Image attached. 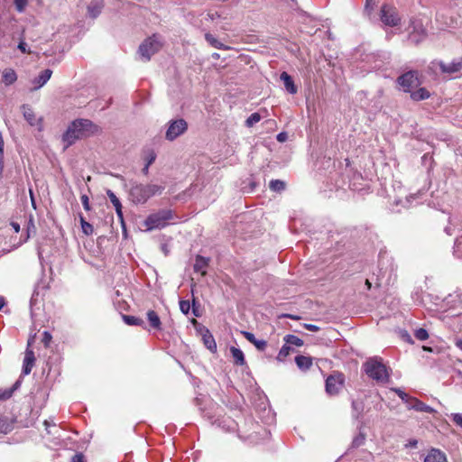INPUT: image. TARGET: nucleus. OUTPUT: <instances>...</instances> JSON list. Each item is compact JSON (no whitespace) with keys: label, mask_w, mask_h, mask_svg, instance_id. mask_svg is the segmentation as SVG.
Returning <instances> with one entry per match:
<instances>
[{"label":"nucleus","mask_w":462,"mask_h":462,"mask_svg":"<svg viewBox=\"0 0 462 462\" xmlns=\"http://www.w3.org/2000/svg\"><path fill=\"white\" fill-rule=\"evenodd\" d=\"M97 131V126L88 119H76L69 124L62 135L64 149L76 143L77 140L88 137Z\"/></svg>","instance_id":"obj_1"},{"label":"nucleus","mask_w":462,"mask_h":462,"mask_svg":"<svg viewBox=\"0 0 462 462\" xmlns=\"http://www.w3.org/2000/svg\"><path fill=\"white\" fill-rule=\"evenodd\" d=\"M164 186L157 184L134 183L129 190L131 200L135 204L145 203L151 197L161 194Z\"/></svg>","instance_id":"obj_2"},{"label":"nucleus","mask_w":462,"mask_h":462,"mask_svg":"<svg viewBox=\"0 0 462 462\" xmlns=\"http://www.w3.org/2000/svg\"><path fill=\"white\" fill-rule=\"evenodd\" d=\"M363 366L365 374L377 382L384 383L389 379L387 368L380 357L369 358Z\"/></svg>","instance_id":"obj_3"},{"label":"nucleus","mask_w":462,"mask_h":462,"mask_svg":"<svg viewBox=\"0 0 462 462\" xmlns=\"http://www.w3.org/2000/svg\"><path fill=\"white\" fill-rule=\"evenodd\" d=\"M162 47V40L161 35L152 34L140 44L138 54L143 61L147 62L151 60L152 56L160 51Z\"/></svg>","instance_id":"obj_4"},{"label":"nucleus","mask_w":462,"mask_h":462,"mask_svg":"<svg viewBox=\"0 0 462 462\" xmlns=\"http://www.w3.org/2000/svg\"><path fill=\"white\" fill-rule=\"evenodd\" d=\"M172 213L169 209H162L156 213L151 214L144 221V226L147 230L164 227L167 221L171 219Z\"/></svg>","instance_id":"obj_5"},{"label":"nucleus","mask_w":462,"mask_h":462,"mask_svg":"<svg viewBox=\"0 0 462 462\" xmlns=\"http://www.w3.org/2000/svg\"><path fill=\"white\" fill-rule=\"evenodd\" d=\"M398 84L402 88L404 92L411 93L413 88L422 84L417 70H409L397 78Z\"/></svg>","instance_id":"obj_6"},{"label":"nucleus","mask_w":462,"mask_h":462,"mask_svg":"<svg viewBox=\"0 0 462 462\" xmlns=\"http://www.w3.org/2000/svg\"><path fill=\"white\" fill-rule=\"evenodd\" d=\"M188 130V123L182 119L171 120L165 134L168 141H173Z\"/></svg>","instance_id":"obj_7"},{"label":"nucleus","mask_w":462,"mask_h":462,"mask_svg":"<svg viewBox=\"0 0 462 462\" xmlns=\"http://www.w3.org/2000/svg\"><path fill=\"white\" fill-rule=\"evenodd\" d=\"M438 66L443 74L452 75L462 70V58L455 59L450 63L442 60H434L430 63V69Z\"/></svg>","instance_id":"obj_8"},{"label":"nucleus","mask_w":462,"mask_h":462,"mask_svg":"<svg viewBox=\"0 0 462 462\" xmlns=\"http://www.w3.org/2000/svg\"><path fill=\"white\" fill-rule=\"evenodd\" d=\"M381 20L389 26H397L400 23V17L394 7L383 5L381 9Z\"/></svg>","instance_id":"obj_9"},{"label":"nucleus","mask_w":462,"mask_h":462,"mask_svg":"<svg viewBox=\"0 0 462 462\" xmlns=\"http://www.w3.org/2000/svg\"><path fill=\"white\" fill-rule=\"evenodd\" d=\"M343 379L340 375H329L326 380V392L329 395H336L343 386Z\"/></svg>","instance_id":"obj_10"},{"label":"nucleus","mask_w":462,"mask_h":462,"mask_svg":"<svg viewBox=\"0 0 462 462\" xmlns=\"http://www.w3.org/2000/svg\"><path fill=\"white\" fill-rule=\"evenodd\" d=\"M203 344L211 352H217V343L211 332L205 327L199 329Z\"/></svg>","instance_id":"obj_11"},{"label":"nucleus","mask_w":462,"mask_h":462,"mask_svg":"<svg viewBox=\"0 0 462 462\" xmlns=\"http://www.w3.org/2000/svg\"><path fill=\"white\" fill-rule=\"evenodd\" d=\"M407 408L409 410L412 409L417 411H423V412H427V413H432L435 411L433 408L425 404L424 402H422L416 397H411V401L407 404Z\"/></svg>","instance_id":"obj_12"},{"label":"nucleus","mask_w":462,"mask_h":462,"mask_svg":"<svg viewBox=\"0 0 462 462\" xmlns=\"http://www.w3.org/2000/svg\"><path fill=\"white\" fill-rule=\"evenodd\" d=\"M52 75V70L50 69H46L44 70H42L40 75L36 78H34L32 79V84H33V90H37L39 88H41L42 87H43L47 82L48 80L51 79Z\"/></svg>","instance_id":"obj_13"},{"label":"nucleus","mask_w":462,"mask_h":462,"mask_svg":"<svg viewBox=\"0 0 462 462\" xmlns=\"http://www.w3.org/2000/svg\"><path fill=\"white\" fill-rule=\"evenodd\" d=\"M106 195L109 198L111 203L113 204L114 208L116 209V215H117L119 220L121 221L123 226H125L123 211H122L123 207H122V204H121L119 199L116 196V194L111 189L106 190Z\"/></svg>","instance_id":"obj_14"},{"label":"nucleus","mask_w":462,"mask_h":462,"mask_svg":"<svg viewBox=\"0 0 462 462\" xmlns=\"http://www.w3.org/2000/svg\"><path fill=\"white\" fill-rule=\"evenodd\" d=\"M35 363V356L32 350L27 348L23 365V374L27 375L31 373Z\"/></svg>","instance_id":"obj_15"},{"label":"nucleus","mask_w":462,"mask_h":462,"mask_svg":"<svg viewBox=\"0 0 462 462\" xmlns=\"http://www.w3.org/2000/svg\"><path fill=\"white\" fill-rule=\"evenodd\" d=\"M15 418L0 417V433L8 434L14 429Z\"/></svg>","instance_id":"obj_16"},{"label":"nucleus","mask_w":462,"mask_h":462,"mask_svg":"<svg viewBox=\"0 0 462 462\" xmlns=\"http://www.w3.org/2000/svg\"><path fill=\"white\" fill-rule=\"evenodd\" d=\"M424 462H448L446 455L439 449L432 448L424 458Z\"/></svg>","instance_id":"obj_17"},{"label":"nucleus","mask_w":462,"mask_h":462,"mask_svg":"<svg viewBox=\"0 0 462 462\" xmlns=\"http://www.w3.org/2000/svg\"><path fill=\"white\" fill-rule=\"evenodd\" d=\"M352 417L355 420H360L362 418L364 410H365V403L361 399L353 400L352 403Z\"/></svg>","instance_id":"obj_18"},{"label":"nucleus","mask_w":462,"mask_h":462,"mask_svg":"<svg viewBox=\"0 0 462 462\" xmlns=\"http://www.w3.org/2000/svg\"><path fill=\"white\" fill-rule=\"evenodd\" d=\"M208 262H209V260L208 258H205L201 255H197V257L195 259V263L193 266L194 271L196 273H200L201 275H206V273H207L206 268L208 265Z\"/></svg>","instance_id":"obj_19"},{"label":"nucleus","mask_w":462,"mask_h":462,"mask_svg":"<svg viewBox=\"0 0 462 462\" xmlns=\"http://www.w3.org/2000/svg\"><path fill=\"white\" fill-rule=\"evenodd\" d=\"M280 79L283 82L286 90L290 94H296L297 93V88L294 85L293 79H292V78L287 72H285V71L282 72L281 74V76H280Z\"/></svg>","instance_id":"obj_20"},{"label":"nucleus","mask_w":462,"mask_h":462,"mask_svg":"<svg viewBox=\"0 0 462 462\" xmlns=\"http://www.w3.org/2000/svg\"><path fill=\"white\" fill-rule=\"evenodd\" d=\"M212 423L213 424L217 423L218 427H222L226 431H235L236 429V421L229 417L226 418V419L224 418L222 420H220V419L215 420Z\"/></svg>","instance_id":"obj_21"},{"label":"nucleus","mask_w":462,"mask_h":462,"mask_svg":"<svg viewBox=\"0 0 462 462\" xmlns=\"http://www.w3.org/2000/svg\"><path fill=\"white\" fill-rule=\"evenodd\" d=\"M297 366L303 371L309 370L312 365V358L310 356H297L295 357Z\"/></svg>","instance_id":"obj_22"},{"label":"nucleus","mask_w":462,"mask_h":462,"mask_svg":"<svg viewBox=\"0 0 462 462\" xmlns=\"http://www.w3.org/2000/svg\"><path fill=\"white\" fill-rule=\"evenodd\" d=\"M410 94H411V98L413 101L425 100L430 97V91L425 88H419L415 91L412 90Z\"/></svg>","instance_id":"obj_23"},{"label":"nucleus","mask_w":462,"mask_h":462,"mask_svg":"<svg viewBox=\"0 0 462 462\" xmlns=\"http://www.w3.org/2000/svg\"><path fill=\"white\" fill-rule=\"evenodd\" d=\"M22 110H23V117L24 119L31 125H36L37 124V119H36V116L34 115V112L32 110V108L28 106V105H23L22 106Z\"/></svg>","instance_id":"obj_24"},{"label":"nucleus","mask_w":462,"mask_h":462,"mask_svg":"<svg viewBox=\"0 0 462 462\" xmlns=\"http://www.w3.org/2000/svg\"><path fill=\"white\" fill-rule=\"evenodd\" d=\"M147 319L150 323V326L152 328L157 329V330L162 329V322H161L160 317L154 310H148Z\"/></svg>","instance_id":"obj_25"},{"label":"nucleus","mask_w":462,"mask_h":462,"mask_svg":"<svg viewBox=\"0 0 462 462\" xmlns=\"http://www.w3.org/2000/svg\"><path fill=\"white\" fill-rule=\"evenodd\" d=\"M230 352L234 358L235 365H245V355L241 349L235 347V346H231Z\"/></svg>","instance_id":"obj_26"},{"label":"nucleus","mask_w":462,"mask_h":462,"mask_svg":"<svg viewBox=\"0 0 462 462\" xmlns=\"http://www.w3.org/2000/svg\"><path fill=\"white\" fill-rule=\"evenodd\" d=\"M102 7L103 5L101 2H91L90 5L88 6V15L92 18H97L101 13Z\"/></svg>","instance_id":"obj_27"},{"label":"nucleus","mask_w":462,"mask_h":462,"mask_svg":"<svg viewBox=\"0 0 462 462\" xmlns=\"http://www.w3.org/2000/svg\"><path fill=\"white\" fill-rule=\"evenodd\" d=\"M206 41L214 48L218 50H228L229 47L220 42L213 34L206 33L205 34Z\"/></svg>","instance_id":"obj_28"},{"label":"nucleus","mask_w":462,"mask_h":462,"mask_svg":"<svg viewBox=\"0 0 462 462\" xmlns=\"http://www.w3.org/2000/svg\"><path fill=\"white\" fill-rule=\"evenodd\" d=\"M17 79V75L14 69H5L3 72V81L5 85H11Z\"/></svg>","instance_id":"obj_29"},{"label":"nucleus","mask_w":462,"mask_h":462,"mask_svg":"<svg viewBox=\"0 0 462 462\" xmlns=\"http://www.w3.org/2000/svg\"><path fill=\"white\" fill-rule=\"evenodd\" d=\"M123 319L127 325L144 327V321L140 318L130 315H124Z\"/></svg>","instance_id":"obj_30"},{"label":"nucleus","mask_w":462,"mask_h":462,"mask_svg":"<svg viewBox=\"0 0 462 462\" xmlns=\"http://www.w3.org/2000/svg\"><path fill=\"white\" fill-rule=\"evenodd\" d=\"M293 351V348L285 343L280 349L276 359L280 362H283L284 359Z\"/></svg>","instance_id":"obj_31"},{"label":"nucleus","mask_w":462,"mask_h":462,"mask_svg":"<svg viewBox=\"0 0 462 462\" xmlns=\"http://www.w3.org/2000/svg\"><path fill=\"white\" fill-rule=\"evenodd\" d=\"M283 339H284L285 343L288 344L289 346L290 345L296 346H303V340L295 335H291V334L286 335Z\"/></svg>","instance_id":"obj_32"},{"label":"nucleus","mask_w":462,"mask_h":462,"mask_svg":"<svg viewBox=\"0 0 462 462\" xmlns=\"http://www.w3.org/2000/svg\"><path fill=\"white\" fill-rule=\"evenodd\" d=\"M35 233H36V226L34 225L32 217L30 216L29 219L27 221V225H26V236L23 239V242H26L30 238L31 235H35Z\"/></svg>","instance_id":"obj_33"},{"label":"nucleus","mask_w":462,"mask_h":462,"mask_svg":"<svg viewBox=\"0 0 462 462\" xmlns=\"http://www.w3.org/2000/svg\"><path fill=\"white\" fill-rule=\"evenodd\" d=\"M365 434L361 430L359 433L353 439L351 447L354 448H357L365 444Z\"/></svg>","instance_id":"obj_34"},{"label":"nucleus","mask_w":462,"mask_h":462,"mask_svg":"<svg viewBox=\"0 0 462 462\" xmlns=\"http://www.w3.org/2000/svg\"><path fill=\"white\" fill-rule=\"evenodd\" d=\"M79 219H80L82 232L87 236L91 235L94 231L93 226L91 224H89L88 222H87L82 215H79Z\"/></svg>","instance_id":"obj_35"},{"label":"nucleus","mask_w":462,"mask_h":462,"mask_svg":"<svg viewBox=\"0 0 462 462\" xmlns=\"http://www.w3.org/2000/svg\"><path fill=\"white\" fill-rule=\"evenodd\" d=\"M269 188L273 191H282L285 189V182L280 180H272Z\"/></svg>","instance_id":"obj_36"},{"label":"nucleus","mask_w":462,"mask_h":462,"mask_svg":"<svg viewBox=\"0 0 462 462\" xmlns=\"http://www.w3.org/2000/svg\"><path fill=\"white\" fill-rule=\"evenodd\" d=\"M261 120V116L259 113H253L246 120H245V125L247 127H252L256 123H258Z\"/></svg>","instance_id":"obj_37"},{"label":"nucleus","mask_w":462,"mask_h":462,"mask_svg":"<svg viewBox=\"0 0 462 462\" xmlns=\"http://www.w3.org/2000/svg\"><path fill=\"white\" fill-rule=\"evenodd\" d=\"M393 391L402 399V401L407 405L412 396H410L404 391L400 388H393Z\"/></svg>","instance_id":"obj_38"},{"label":"nucleus","mask_w":462,"mask_h":462,"mask_svg":"<svg viewBox=\"0 0 462 462\" xmlns=\"http://www.w3.org/2000/svg\"><path fill=\"white\" fill-rule=\"evenodd\" d=\"M414 336L417 339L420 341H424L429 338L428 331L422 328L416 329Z\"/></svg>","instance_id":"obj_39"},{"label":"nucleus","mask_w":462,"mask_h":462,"mask_svg":"<svg viewBox=\"0 0 462 462\" xmlns=\"http://www.w3.org/2000/svg\"><path fill=\"white\" fill-rule=\"evenodd\" d=\"M13 1H14L16 11L19 13H23L28 5V0H13Z\"/></svg>","instance_id":"obj_40"},{"label":"nucleus","mask_w":462,"mask_h":462,"mask_svg":"<svg viewBox=\"0 0 462 462\" xmlns=\"http://www.w3.org/2000/svg\"><path fill=\"white\" fill-rule=\"evenodd\" d=\"M180 310L183 314L188 315L190 310L189 300H180Z\"/></svg>","instance_id":"obj_41"},{"label":"nucleus","mask_w":462,"mask_h":462,"mask_svg":"<svg viewBox=\"0 0 462 462\" xmlns=\"http://www.w3.org/2000/svg\"><path fill=\"white\" fill-rule=\"evenodd\" d=\"M51 339H52V337L49 331H44L42 333V342L43 343L45 347H48L50 346Z\"/></svg>","instance_id":"obj_42"},{"label":"nucleus","mask_w":462,"mask_h":462,"mask_svg":"<svg viewBox=\"0 0 462 462\" xmlns=\"http://www.w3.org/2000/svg\"><path fill=\"white\" fill-rule=\"evenodd\" d=\"M259 351H263L267 346V342L263 339H256L253 344Z\"/></svg>","instance_id":"obj_43"},{"label":"nucleus","mask_w":462,"mask_h":462,"mask_svg":"<svg viewBox=\"0 0 462 462\" xmlns=\"http://www.w3.org/2000/svg\"><path fill=\"white\" fill-rule=\"evenodd\" d=\"M12 397V391L7 389H0V401H5Z\"/></svg>","instance_id":"obj_44"},{"label":"nucleus","mask_w":462,"mask_h":462,"mask_svg":"<svg viewBox=\"0 0 462 462\" xmlns=\"http://www.w3.org/2000/svg\"><path fill=\"white\" fill-rule=\"evenodd\" d=\"M80 199H81V202H82L84 209L86 211H89L90 210V205H89V199H88V195L83 194L80 197Z\"/></svg>","instance_id":"obj_45"},{"label":"nucleus","mask_w":462,"mask_h":462,"mask_svg":"<svg viewBox=\"0 0 462 462\" xmlns=\"http://www.w3.org/2000/svg\"><path fill=\"white\" fill-rule=\"evenodd\" d=\"M451 416L453 422L457 426L462 427V413H453Z\"/></svg>","instance_id":"obj_46"},{"label":"nucleus","mask_w":462,"mask_h":462,"mask_svg":"<svg viewBox=\"0 0 462 462\" xmlns=\"http://www.w3.org/2000/svg\"><path fill=\"white\" fill-rule=\"evenodd\" d=\"M243 336L252 344L257 339L254 335L249 331H242Z\"/></svg>","instance_id":"obj_47"},{"label":"nucleus","mask_w":462,"mask_h":462,"mask_svg":"<svg viewBox=\"0 0 462 462\" xmlns=\"http://www.w3.org/2000/svg\"><path fill=\"white\" fill-rule=\"evenodd\" d=\"M276 139L280 143H283L288 139V134L286 132L279 133L276 136Z\"/></svg>","instance_id":"obj_48"},{"label":"nucleus","mask_w":462,"mask_h":462,"mask_svg":"<svg viewBox=\"0 0 462 462\" xmlns=\"http://www.w3.org/2000/svg\"><path fill=\"white\" fill-rule=\"evenodd\" d=\"M18 49L23 52V53H30V51L27 49V44L23 42V41H21L18 44Z\"/></svg>","instance_id":"obj_49"},{"label":"nucleus","mask_w":462,"mask_h":462,"mask_svg":"<svg viewBox=\"0 0 462 462\" xmlns=\"http://www.w3.org/2000/svg\"><path fill=\"white\" fill-rule=\"evenodd\" d=\"M303 327L310 330V331H312V332H317L319 330V328L314 324H308V323H305L303 324Z\"/></svg>","instance_id":"obj_50"},{"label":"nucleus","mask_w":462,"mask_h":462,"mask_svg":"<svg viewBox=\"0 0 462 462\" xmlns=\"http://www.w3.org/2000/svg\"><path fill=\"white\" fill-rule=\"evenodd\" d=\"M156 159V155L153 152H152L146 158V164L151 165Z\"/></svg>","instance_id":"obj_51"},{"label":"nucleus","mask_w":462,"mask_h":462,"mask_svg":"<svg viewBox=\"0 0 462 462\" xmlns=\"http://www.w3.org/2000/svg\"><path fill=\"white\" fill-rule=\"evenodd\" d=\"M196 303H197L196 300H195V298H193V300H192V313L195 317H199L200 313L199 312Z\"/></svg>","instance_id":"obj_52"},{"label":"nucleus","mask_w":462,"mask_h":462,"mask_svg":"<svg viewBox=\"0 0 462 462\" xmlns=\"http://www.w3.org/2000/svg\"><path fill=\"white\" fill-rule=\"evenodd\" d=\"M280 318H287V319H294V320H299L300 319V316L293 315V314H288V313L282 314L280 316Z\"/></svg>","instance_id":"obj_53"},{"label":"nucleus","mask_w":462,"mask_h":462,"mask_svg":"<svg viewBox=\"0 0 462 462\" xmlns=\"http://www.w3.org/2000/svg\"><path fill=\"white\" fill-rule=\"evenodd\" d=\"M4 146H5L4 138H3L2 133L0 132V157H2V158H4Z\"/></svg>","instance_id":"obj_54"},{"label":"nucleus","mask_w":462,"mask_h":462,"mask_svg":"<svg viewBox=\"0 0 462 462\" xmlns=\"http://www.w3.org/2000/svg\"><path fill=\"white\" fill-rule=\"evenodd\" d=\"M11 226L13 227V229L14 230L15 233H19L20 232V225L17 223V222H11Z\"/></svg>","instance_id":"obj_55"},{"label":"nucleus","mask_w":462,"mask_h":462,"mask_svg":"<svg viewBox=\"0 0 462 462\" xmlns=\"http://www.w3.org/2000/svg\"><path fill=\"white\" fill-rule=\"evenodd\" d=\"M374 5V0H365V8L373 9Z\"/></svg>","instance_id":"obj_56"},{"label":"nucleus","mask_w":462,"mask_h":462,"mask_svg":"<svg viewBox=\"0 0 462 462\" xmlns=\"http://www.w3.org/2000/svg\"><path fill=\"white\" fill-rule=\"evenodd\" d=\"M200 411H201V413L203 415V417L205 418H208V420H212L213 419V415H211L209 412H206V411H204L203 409L199 408Z\"/></svg>","instance_id":"obj_57"},{"label":"nucleus","mask_w":462,"mask_h":462,"mask_svg":"<svg viewBox=\"0 0 462 462\" xmlns=\"http://www.w3.org/2000/svg\"><path fill=\"white\" fill-rule=\"evenodd\" d=\"M20 387V381H16L14 384L9 388L8 390L12 391V394L14 393L15 390H17Z\"/></svg>","instance_id":"obj_58"},{"label":"nucleus","mask_w":462,"mask_h":462,"mask_svg":"<svg viewBox=\"0 0 462 462\" xmlns=\"http://www.w3.org/2000/svg\"><path fill=\"white\" fill-rule=\"evenodd\" d=\"M6 304L5 299L3 296H0V310L5 307Z\"/></svg>","instance_id":"obj_59"},{"label":"nucleus","mask_w":462,"mask_h":462,"mask_svg":"<svg viewBox=\"0 0 462 462\" xmlns=\"http://www.w3.org/2000/svg\"><path fill=\"white\" fill-rule=\"evenodd\" d=\"M402 337L405 338L408 342H412L411 336L407 332L402 334Z\"/></svg>","instance_id":"obj_60"},{"label":"nucleus","mask_w":462,"mask_h":462,"mask_svg":"<svg viewBox=\"0 0 462 462\" xmlns=\"http://www.w3.org/2000/svg\"><path fill=\"white\" fill-rule=\"evenodd\" d=\"M455 345L457 348H459L460 350H462V339H457L456 342H455Z\"/></svg>","instance_id":"obj_61"},{"label":"nucleus","mask_w":462,"mask_h":462,"mask_svg":"<svg viewBox=\"0 0 462 462\" xmlns=\"http://www.w3.org/2000/svg\"><path fill=\"white\" fill-rule=\"evenodd\" d=\"M73 462H82V456L75 455L73 457Z\"/></svg>","instance_id":"obj_62"},{"label":"nucleus","mask_w":462,"mask_h":462,"mask_svg":"<svg viewBox=\"0 0 462 462\" xmlns=\"http://www.w3.org/2000/svg\"><path fill=\"white\" fill-rule=\"evenodd\" d=\"M4 170V158L0 157V177L2 176Z\"/></svg>","instance_id":"obj_63"},{"label":"nucleus","mask_w":462,"mask_h":462,"mask_svg":"<svg viewBox=\"0 0 462 462\" xmlns=\"http://www.w3.org/2000/svg\"><path fill=\"white\" fill-rule=\"evenodd\" d=\"M150 166H151V165H148V164H146V163H145L144 167H143V170H142V171H143V174H145V175H147V174H148L149 167H150Z\"/></svg>","instance_id":"obj_64"}]
</instances>
